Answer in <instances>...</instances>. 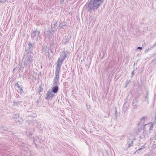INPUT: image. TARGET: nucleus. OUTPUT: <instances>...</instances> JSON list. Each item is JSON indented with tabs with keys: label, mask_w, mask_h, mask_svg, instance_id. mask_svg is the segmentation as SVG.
Returning a JSON list of instances; mask_svg holds the SVG:
<instances>
[{
	"label": "nucleus",
	"mask_w": 156,
	"mask_h": 156,
	"mask_svg": "<svg viewBox=\"0 0 156 156\" xmlns=\"http://www.w3.org/2000/svg\"><path fill=\"white\" fill-rule=\"evenodd\" d=\"M33 55L32 52H30V54L29 53L26 54L24 60V64L25 66L30 67L32 65V58Z\"/></svg>",
	"instance_id": "obj_1"
},
{
	"label": "nucleus",
	"mask_w": 156,
	"mask_h": 156,
	"mask_svg": "<svg viewBox=\"0 0 156 156\" xmlns=\"http://www.w3.org/2000/svg\"><path fill=\"white\" fill-rule=\"evenodd\" d=\"M101 3H99L94 0H90L88 3V8L89 10H95L100 6Z\"/></svg>",
	"instance_id": "obj_2"
},
{
	"label": "nucleus",
	"mask_w": 156,
	"mask_h": 156,
	"mask_svg": "<svg viewBox=\"0 0 156 156\" xmlns=\"http://www.w3.org/2000/svg\"><path fill=\"white\" fill-rule=\"evenodd\" d=\"M40 30L39 29H37L34 31L31 34V37L32 39L36 41L38 40L41 37Z\"/></svg>",
	"instance_id": "obj_3"
},
{
	"label": "nucleus",
	"mask_w": 156,
	"mask_h": 156,
	"mask_svg": "<svg viewBox=\"0 0 156 156\" xmlns=\"http://www.w3.org/2000/svg\"><path fill=\"white\" fill-rule=\"evenodd\" d=\"M63 61L64 60L60 58H58V62L57 63L55 71L59 72H60L61 66Z\"/></svg>",
	"instance_id": "obj_4"
},
{
	"label": "nucleus",
	"mask_w": 156,
	"mask_h": 156,
	"mask_svg": "<svg viewBox=\"0 0 156 156\" xmlns=\"http://www.w3.org/2000/svg\"><path fill=\"white\" fill-rule=\"evenodd\" d=\"M59 72L55 71V76L53 81V85L57 86L59 79Z\"/></svg>",
	"instance_id": "obj_5"
},
{
	"label": "nucleus",
	"mask_w": 156,
	"mask_h": 156,
	"mask_svg": "<svg viewBox=\"0 0 156 156\" xmlns=\"http://www.w3.org/2000/svg\"><path fill=\"white\" fill-rule=\"evenodd\" d=\"M55 96V94L51 90H49L47 92L45 98L47 100H49Z\"/></svg>",
	"instance_id": "obj_6"
},
{
	"label": "nucleus",
	"mask_w": 156,
	"mask_h": 156,
	"mask_svg": "<svg viewBox=\"0 0 156 156\" xmlns=\"http://www.w3.org/2000/svg\"><path fill=\"white\" fill-rule=\"evenodd\" d=\"M33 48L32 44L29 42L28 44L26 46L25 50L26 51L27 53L30 54V52H32L31 50Z\"/></svg>",
	"instance_id": "obj_7"
},
{
	"label": "nucleus",
	"mask_w": 156,
	"mask_h": 156,
	"mask_svg": "<svg viewBox=\"0 0 156 156\" xmlns=\"http://www.w3.org/2000/svg\"><path fill=\"white\" fill-rule=\"evenodd\" d=\"M36 116L35 115H34V117L30 115L28 117V120L27 121V123L28 124H30V123L35 122L36 121L35 117Z\"/></svg>",
	"instance_id": "obj_8"
},
{
	"label": "nucleus",
	"mask_w": 156,
	"mask_h": 156,
	"mask_svg": "<svg viewBox=\"0 0 156 156\" xmlns=\"http://www.w3.org/2000/svg\"><path fill=\"white\" fill-rule=\"evenodd\" d=\"M153 126L154 124L152 122H151L148 124H145L144 126V131H145L146 129V127L147 129L149 128L150 131V132L151 130H152Z\"/></svg>",
	"instance_id": "obj_9"
},
{
	"label": "nucleus",
	"mask_w": 156,
	"mask_h": 156,
	"mask_svg": "<svg viewBox=\"0 0 156 156\" xmlns=\"http://www.w3.org/2000/svg\"><path fill=\"white\" fill-rule=\"evenodd\" d=\"M68 54V52L66 51L65 50H63L62 52L61 53L59 58L64 60L67 56Z\"/></svg>",
	"instance_id": "obj_10"
},
{
	"label": "nucleus",
	"mask_w": 156,
	"mask_h": 156,
	"mask_svg": "<svg viewBox=\"0 0 156 156\" xmlns=\"http://www.w3.org/2000/svg\"><path fill=\"white\" fill-rule=\"evenodd\" d=\"M13 118L15 122L20 123V119L19 115L17 114H14L13 115Z\"/></svg>",
	"instance_id": "obj_11"
},
{
	"label": "nucleus",
	"mask_w": 156,
	"mask_h": 156,
	"mask_svg": "<svg viewBox=\"0 0 156 156\" xmlns=\"http://www.w3.org/2000/svg\"><path fill=\"white\" fill-rule=\"evenodd\" d=\"M147 120V118L145 117H143L140 120V122L138 124L139 125L142 126L145 123V122Z\"/></svg>",
	"instance_id": "obj_12"
},
{
	"label": "nucleus",
	"mask_w": 156,
	"mask_h": 156,
	"mask_svg": "<svg viewBox=\"0 0 156 156\" xmlns=\"http://www.w3.org/2000/svg\"><path fill=\"white\" fill-rule=\"evenodd\" d=\"M58 87L57 86L55 85V86L53 87L52 89V90H51L53 93H56L58 91Z\"/></svg>",
	"instance_id": "obj_13"
},
{
	"label": "nucleus",
	"mask_w": 156,
	"mask_h": 156,
	"mask_svg": "<svg viewBox=\"0 0 156 156\" xmlns=\"http://www.w3.org/2000/svg\"><path fill=\"white\" fill-rule=\"evenodd\" d=\"M138 101L137 99H135L133 100L132 103V106L134 108H136L137 107Z\"/></svg>",
	"instance_id": "obj_14"
},
{
	"label": "nucleus",
	"mask_w": 156,
	"mask_h": 156,
	"mask_svg": "<svg viewBox=\"0 0 156 156\" xmlns=\"http://www.w3.org/2000/svg\"><path fill=\"white\" fill-rule=\"evenodd\" d=\"M22 105V101H13V105L14 106H18L19 105Z\"/></svg>",
	"instance_id": "obj_15"
},
{
	"label": "nucleus",
	"mask_w": 156,
	"mask_h": 156,
	"mask_svg": "<svg viewBox=\"0 0 156 156\" xmlns=\"http://www.w3.org/2000/svg\"><path fill=\"white\" fill-rule=\"evenodd\" d=\"M46 36L48 37L50 39L52 38V34L50 31H47L45 32Z\"/></svg>",
	"instance_id": "obj_16"
},
{
	"label": "nucleus",
	"mask_w": 156,
	"mask_h": 156,
	"mask_svg": "<svg viewBox=\"0 0 156 156\" xmlns=\"http://www.w3.org/2000/svg\"><path fill=\"white\" fill-rule=\"evenodd\" d=\"M16 86L18 89H19V92L21 94H22L23 93V90L22 89V88L21 87V86L19 85L18 84L16 85Z\"/></svg>",
	"instance_id": "obj_17"
},
{
	"label": "nucleus",
	"mask_w": 156,
	"mask_h": 156,
	"mask_svg": "<svg viewBox=\"0 0 156 156\" xmlns=\"http://www.w3.org/2000/svg\"><path fill=\"white\" fill-rule=\"evenodd\" d=\"M144 147H141L140 148V149H138V150H137L136 152V153H139V152H140L141 151V150H142L143 148H144Z\"/></svg>",
	"instance_id": "obj_18"
},
{
	"label": "nucleus",
	"mask_w": 156,
	"mask_h": 156,
	"mask_svg": "<svg viewBox=\"0 0 156 156\" xmlns=\"http://www.w3.org/2000/svg\"><path fill=\"white\" fill-rule=\"evenodd\" d=\"M43 89L42 88H41V87H39L38 92H41L43 91Z\"/></svg>",
	"instance_id": "obj_19"
},
{
	"label": "nucleus",
	"mask_w": 156,
	"mask_h": 156,
	"mask_svg": "<svg viewBox=\"0 0 156 156\" xmlns=\"http://www.w3.org/2000/svg\"><path fill=\"white\" fill-rule=\"evenodd\" d=\"M144 156H153L151 154H147L145 155Z\"/></svg>",
	"instance_id": "obj_20"
},
{
	"label": "nucleus",
	"mask_w": 156,
	"mask_h": 156,
	"mask_svg": "<svg viewBox=\"0 0 156 156\" xmlns=\"http://www.w3.org/2000/svg\"><path fill=\"white\" fill-rule=\"evenodd\" d=\"M148 94H147V95H146V99L147 101H148Z\"/></svg>",
	"instance_id": "obj_21"
},
{
	"label": "nucleus",
	"mask_w": 156,
	"mask_h": 156,
	"mask_svg": "<svg viewBox=\"0 0 156 156\" xmlns=\"http://www.w3.org/2000/svg\"><path fill=\"white\" fill-rule=\"evenodd\" d=\"M138 49H140V50H141L142 48V47H138L137 48Z\"/></svg>",
	"instance_id": "obj_22"
},
{
	"label": "nucleus",
	"mask_w": 156,
	"mask_h": 156,
	"mask_svg": "<svg viewBox=\"0 0 156 156\" xmlns=\"http://www.w3.org/2000/svg\"><path fill=\"white\" fill-rule=\"evenodd\" d=\"M101 0H94V1H97L99 3H101Z\"/></svg>",
	"instance_id": "obj_23"
},
{
	"label": "nucleus",
	"mask_w": 156,
	"mask_h": 156,
	"mask_svg": "<svg viewBox=\"0 0 156 156\" xmlns=\"http://www.w3.org/2000/svg\"><path fill=\"white\" fill-rule=\"evenodd\" d=\"M145 135H142V136L141 135V136H140V138H143V137H145Z\"/></svg>",
	"instance_id": "obj_24"
},
{
	"label": "nucleus",
	"mask_w": 156,
	"mask_h": 156,
	"mask_svg": "<svg viewBox=\"0 0 156 156\" xmlns=\"http://www.w3.org/2000/svg\"><path fill=\"white\" fill-rule=\"evenodd\" d=\"M55 26H57V22H56L55 24Z\"/></svg>",
	"instance_id": "obj_25"
},
{
	"label": "nucleus",
	"mask_w": 156,
	"mask_h": 156,
	"mask_svg": "<svg viewBox=\"0 0 156 156\" xmlns=\"http://www.w3.org/2000/svg\"><path fill=\"white\" fill-rule=\"evenodd\" d=\"M38 101H39V100H37V103H38Z\"/></svg>",
	"instance_id": "obj_26"
},
{
	"label": "nucleus",
	"mask_w": 156,
	"mask_h": 156,
	"mask_svg": "<svg viewBox=\"0 0 156 156\" xmlns=\"http://www.w3.org/2000/svg\"><path fill=\"white\" fill-rule=\"evenodd\" d=\"M133 72L132 73V74H133Z\"/></svg>",
	"instance_id": "obj_27"
}]
</instances>
